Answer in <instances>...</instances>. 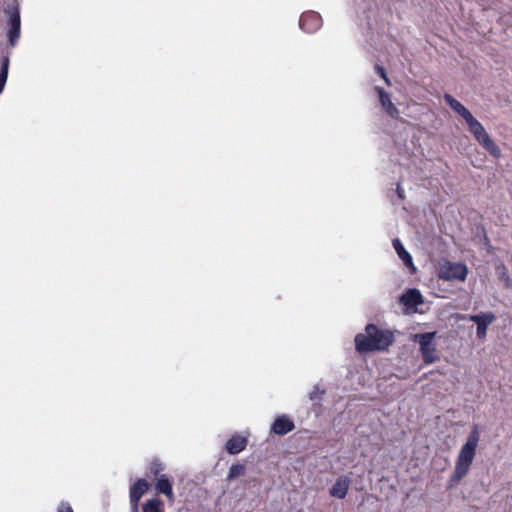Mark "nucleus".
Instances as JSON below:
<instances>
[{
    "mask_svg": "<svg viewBox=\"0 0 512 512\" xmlns=\"http://www.w3.org/2000/svg\"><path fill=\"white\" fill-rule=\"evenodd\" d=\"M444 100L452 110L458 113L466 121L470 133L479 142V144L494 158H500V148L490 138L483 125L471 114V112L450 94H445Z\"/></svg>",
    "mask_w": 512,
    "mask_h": 512,
    "instance_id": "nucleus-1",
    "label": "nucleus"
},
{
    "mask_svg": "<svg viewBox=\"0 0 512 512\" xmlns=\"http://www.w3.org/2000/svg\"><path fill=\"white\" fill-rule=\"evenodd\" d=\"M393 342V335L387 330H381L373 323L366 326L364 333L355 337V346L358 352L365 353L375 350H384Z\"/></svg>",
    "mask_w": 512,
    "mask_h": 512,
    "instance_id": "nucleus-2",
    "label": "nucleus"
},
{
    "mask_svg": "<svg viewBox=\"0 0 512 512\" xmlns=\"http://www.w3.org/2000/svg\"><path fill=\"white\" fill-rule=\"evenodd\" d=\"M480 439L478 426L474 425L470 431L466 443L461 447L457 457L453 480L460 481L469 471V468L475 458L476 448Z\"/></svg>",
    "mask_w": 512,
    "mask_h": 512,
    "instance_id": "nucleus-3",
    "label": "nucleus"
},
{
    "mask_svg": "<svg viewBox=\"0 0 512 512\" xmlns=\"http://www.w3.org/2000/svg\"><path fill=\"white\" fill-rule=\"evenodd\" d=\"M435 334V332L414 334L412 338L414 342L419 344L423 361L427 365L433 364L439 359L436 346L433 342Z\"/></svg>",
    "mask_w": 512,
    "mask_h": 512,
    "instance_id": "nucleus-4",
    "label": "nucleus"
},
{
    "mask_svg": "<svg viewBox=\"0 0 512 512\" xmlns=\"http://www.w3.org/2000/svg\"><path fill=\"white\" fill-rule=\"evenodd\" d=\"M468 270L465 264L463 263H453L448 262L441 266L439 270V278L451 281V280H460L464 281L467 277Z\"/></svg>",
    "mask_w": 512,
    "mask_h": 512,
    "instance_id": "nucleus-5",
    "label": "nucleus"
},
{
    "mask_svg": "<svg viewBox=\"0 0 512 512\" xmlns=\"http://www.w3.org/2000/svg\"><path fill=\"white\" fill-rule=\"evenodd\" d=\"M423 296L416 288L406 290L400 297V303L403 305L406 313L419 312L418 305L423 304Z\"/></svg>",
    "mask_w": 512,
    "mask_h": 512,
    "instance_id": "nucleus-6",
    "label": "nucleus"
},
{
    "mask_svg": "<svg viewBox=\"0 0 512 512\" xmlns=\"http://www.w3.org/2000/svg\"><path fill=\"white\" fill-rule=\"evenodd\" d=\"M9 15L8 39L11 46H14L20 37V12L18 7H11L7 11Z\"/></svg>",
    "mask_w": 512,
    "mask_h": 512,
    "instance_id": "nucleus-7",
    "label": "nucleus"
},
{
    "mask_svg": "<svg viewBox=\"0 0 512 512\" xmlns=\"http://www.w3.org/2000/svg\"><path fill=\"white\" fill-rule=\"evenodd\" d=\"M299 26L307 33H314L322 26V18L317 12H305L299 19Z\"/></svg>",
    "mask_w": 512,
    "mask_h": 512,
    "instance_id": "nucleus-8",
    "label": "nucleus"
},
{
    "mask_svg": "<svg viewBox=\"0 0 512 512\" xmlns=\"http://www.w3.org/2000/svg\"><path fill=\"white\" fill-rule=\"evenodd\" d=\"M351 480L346 475L339 476L329 490L333 498L344 499L349 491Z\"/></svg>",
    "mask_w": 512,
    "mask_h": 512,
    "instance_id": "nucleus-9",
    "label": "nucleus"
},
{
    "mask_svg": "<svg viewBox=\"0 0 512 512\" xmlns=\"http://www.w3.org/2000/svg\"><path fill=\"white\" fill-rule=\"evenodd\" d=\"M375 90L379 95V101L381 103V106L385 109L386 113L391 118L397 119L399 117V110L392 103L390 94L387 93L382 87H379V86H376Z\"/></svg>",
    "mask_w": 512,
    "mask_h": 512,
    "instance_id": "nucleus-10",
    "label": "nucleus"
},
{
    "mask_svg": "<svg viewBox=\"0 0 512 512\" xmlns=\"http://www.w3.org/2000/svg\"><path fill=\"white\" fill-rule=\"evenodd\" d=\"M393 247L397 252L399 258L403 261L404 265L410 270L411 273H416L417 269L413 263L412 256L410 253L404 248L401 241L396 238L393 240Z\"/></svg>",
    "mask_w": 512,
    "mask_h": 512,
    "instance_id": "nucleus-11",
    "label": "nucleus"
},
{
    "mask_svg": "<svg viewBox=\"0 0 512 512\" xmlns=\"http://www.w3.org/2000/svg\"><path fill=\"white\" fill-rule=\"evenodd\" d=\"M247 443V436L235 434L226 442L225 448L228 453L235 455L243 451Z\"/></svg>",
    "mask_w": 512,
    "mask_h": 512,
    "instance_id": "nucleus-12",
    "label": "nucleus"
},
{
    "mask_svg": "<svg viewBox=\"0 0 512 512\" xmlns=\"http://www.w3.org/2000/svg\"><path fill=\"white\" fill-rule=\"evenodd\" d=\"M294 429V423L285 415L278 416L271 427V431L277 435H285Z\"/></svg>",
    "mask_w": 512,
    "mask_h": 512,
    "instance_id": "nucleus-13",
    "label": "nucleus"
},
{
    "mask_svg": "<svg viewBox=\"0 0 512 512\" xmlns=\"http://www.w3.org/2000/svg\"><path fill=\"white\" fill-rule=\"evenodd\" d=\"M155 489L158 493L164 494L170 501L174 499L173 487L166 475L162 474L157 478Z\"/></svg>",
    "mask_w": 512,
    "mask_h": 512,
    "instance_id": "nucleus-14",
    "label": "nucleus"
},
{
    "mask_svg": "<svg viewBox=\"0 0 512 512\" xmlns=\"http://www.w3.org/2000/svg\"><path fill=\"white\" fill-rule=\"evenodd\" d=\"M143 512H164V502L157 497L147 500L142 506Z\"/></svg>",
    "mask_w": 512,
    "mask_h": 512,
    "instance_id": "nucleus-15",
    "label": "nucleus"
},
{
    "mask_svg": "<svg viewBox=\"0 0 512 512\" xmlns=\"http://www.w3.org/2000/svg\"><path fill=\"white\" fill-rule=\"evenodd\" d=\"M9 57L4 56L1 60L0 70V94L2 93L8 77Z\"/></svg>",
    "mask_w": 512,
    "mask_h": 512,
    "instance_id": "nucleus-16",
    "label": "nucleus"
},
{
    "mask_svg": "<svg viewBox=\"0 0 512 512\" xmlns=\"http://www.w3.org/2000/svg\"><path fill=\"white\" fill-rule=\"evenodd\" d=\"M147 489H148V483L145 480H138L134 484L130 494H131V496L138 499L142 494H144L147 491Z\"/></svg>",
    "mask_w": 512,
    "mask_h": 512,
    "instance_id": "nucleus-17",
    "label": "nucleus"
},
{
    "mask_svg": "<svg viewBox=\"0 0 512 512\" xmlns=\"http://www.w3.org/2000/svg\"><path fill=\"white\" fill-rule=\"evenodd\" d=\"M245 473V466L242 464H233L228 471L227 480L231 481Z\"/></svg>",
    "mask_w": 512,
    "mask_h": 512,
    "instance_id": "nucleus-18",
    "label": "nucleus"
},
{
    "mask_svg": "<svg viewBox=\"0 0 512 512\" xmlns=\"http://www.w3.org/2000/svg\"><path fill=\"white\" fill-rule=\"evenodd\" d=\"M489 323L490 322H477V336L479 338H484L486 336Z\"/></svg>",
    "mask_w": 512,
    "mask_h": 512,
    "instance_id": "nucleus-19",
    "label": "nucleus"
},
{
    "mask_svg": "<svg viewBox=\"0 0 512 512\" xmlns=\"http://www.w3.org/2000/svg\"><path fill=\"white\" fill-rule=\"evenodd\" d=\"M324 394V390L321 389L319 386H314L312 391L309 393V399L310 400H318L321 398V396Z\"/></svg>",
    "mask_w": 512,
    "mask_h": 512,
    "instance_id": "nucleus-20",
    "label": "nucleus"
},
{
    "mask_svg": "<svg viewBox=\"0 0 512 512\" xmlns=\"http://www.w3.org/2000/svg\"><path fill=\"white\" fill-rule=\"evenodd\" d=\"M375 69H376L377 73L380 75V77L385 81V83L387 85H390V80L386 75V71H385L384 67L381 65H376Z\"/></svg>",
    "mask_w": 512,
    "mask_h": 512,
    "instance_id": "nucleus-21",
    "label": "nucleus"
},
{
    "mask_svg": "<svg viewBox=\"0 0 512 512\" xmlns=\"http://www.w3.org/2000/svg\"><path fill=\"white\" fill-rule=\"evenodd\" d=\"M469 320L475 321V320H495V317L493 314H482V315H473L470 316Z\"/></svg>",
    "mask_w": 512,
    "mask_h": 512,
    "instance_id": "nucleus-22",
    "label": "nucleus"
},
{
    "mask_svg": "<svg viewBox=\"0 0 512 512\" xmlns=\"http://www.w3.org/2000/svg\"><path fill=\"white\" fill-rule=\"evenodd\" d=\"M57 512H74V511L69 503L62 502L59 505Z\"/></svg>",
    "mask_w": 512,
    "mask_h": 512,
    "instance_id": "nucleus-23",
    "label": "nucleus"
},
{
    "mask_svg": "<svg viewBox=\"0 0 512 512\" xmlns=\"http://www.w3.org/2000/svg\"><path fill=\"white\" fill-rule=\"evenodd\" d=\"M396 192L400 199L403 200L405 198V192L400 183L397 184Z\"/></svg>",
    "mask_w": 512,
    "mask_h": 512,
    "instance_id": "nucleus-24",
    "label": "nucleus"
},
{
    "mask_svg": "<svg viewBox=\"0 0 512 512\" xmlns=\"http://www.w3.org/2000/svg\"><path fill=\"white\" fill-rule=\"evenodd\" d=\"M163 468L161 467V464H155V468H154V472L155 474H157L160 470H162Z\"/></svg>",
    "mask_w": 512,
    "mask_h": 512,
    "instance_id": "nucleus-25",
    "label": "nucleus"
},
{
    "mask_svg": "<svg viewBox=\"0 0 512 512\" xmlns=\"http://www.w3.org/2000/svg\"><path fill=\"white\" fill-rule=\"evenodd\" d=\"M464 316H461L459 314H456V320H464Z\"/></svg>",
    "mask_w": 512,
    "mask_h": 512,
    "instance_id": "nucleus-26",
    "label": "nucleus"
}]
</instances>
